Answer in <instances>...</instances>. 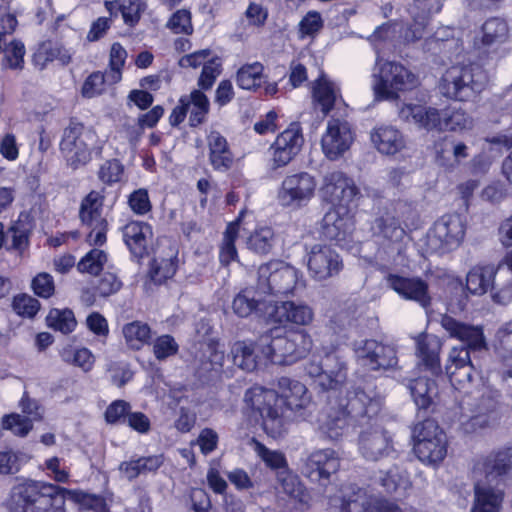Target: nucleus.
Listing matches in <instances>:
<instances>
[{
    "label": "nucleus",
    "instance_id": "obj_22",
    "mask_svg": "<svg viewBox=\"0 0 512 512\" xmlns=\"http://www.w3.org/2000/svg\"><path fill=\"white\" fill-rule=\"evenodd\" d=\"M354 222L350 208H332L322 219L321 231L325 238L342 244L352 234Z\"/></svg>",
    "mask_w": 512,
    "mask_h": 512
},
{
    "label": "nucleus",
    "instance_id": "obj_40",
    "mask_svg": "<svg viewBox=\"0 0 512 512\" xmlns=\"http://www.w3.org/2000/svg\"><path fill=\"white\" fill-rule=\"evenodd\" d=\"M411 395L417 407L426 409L438 394V389L433 380L420 377L410 384Z\"/></svg>",
    "mask_w": 512,
    "mask_h": 512
},
{
    "label": "nucleus",
    "instance_id": "obj_43",
    "mask_svg": "<svg viewBox=\"0 0 512 512\" xmlns=\"http://www.w3.org/2000/svg\"><path fill=\"white\" fill-rule=\"evenodd\" d=\"M264 67L260 62L241 66L236 73V83L244 90H254L260 87L263 79Z\"/></svg>",
    "mask_w": 512,
    "mask_h": 512
},
{
    "label": "nucleus",
    "instance_id": "obj_42",
    "mask_svg": "<svg viewBox=\"0 0 512 512\" xmlns=\"http://www.w3.org/2000/svg\"><path fill=\"white\" fill-rule=\"evenodd\" d=\"M508 34V25L503 19L490 18L482 25V43L486 46L504 43Z\"/></svg>",
    "mask_w": 512,
    "mask_h": 512
},
{
    "label": "nucleus",
    "instance_id": "obj_5",
    "mask_svg": "<svg viewBox=\"0 0 512 512\" xmlns=\"http://www.w3.org/2000/svg\"><path fill=\"white\" fill-rule=\"evenodd\" d=\"M274 328L260 336V346L267 348L269 359L274 364H291L305 357L312 348V339L304 330L282 334Z\"/></svg>",
    "mask_w": 512,
    "mask_h": 512
},
{
    "label": "nucleus",
    "instance_id": "obj_51",
    "mask_svg": "<svg viewBox=\"0 0 512 512\" xmlns=\"http://www.w3.org/2000/svg\"><path fill=\"white\" fill-rule=\"evenodd\" d=\"M61 357L64 362L73 364L84 372L92 370L95 363V356L88 348L85 347L78 349L65 348L61 352Z\"/></svg>",
    "mask_w": 512,
    "mask_h": 512
},
{
    "label": "nucleus",
    "instance_id": "obj_15",
    "mask_svg": "<svg viewBox=\"0 0 512 512\" xmlns=\"http://www.w3.org/2000/svg\"><path fill=\"white\" fill-rule=\"evenodd\" d=\"M321 193L333 208H350L359 194V189L345 173L332 171L323 177Z\"/></svg>",
    "mask_w": 512,
    "mask_h": 512
},
{
    "label": "nucleus",
    "instance_id": "obj_25",
    "mask_svg": "<svg viewBox=\"0 0 512 512\" xmlns=\"http://www.w3.org/2000/svg\"><path fill=\"white\" fill-rule=\"evenodd\" d=\"M498 270L494 266H475L466 276V289L473 295H483L489 290L495 302L500 303L497 294H502L501 288L497 287Z\"/></svg>",
    "mask_w": 512,
    "mask_h": 512
},
{
    "label": "nucleus",
    "instance_id": "obj_50",
    "mask_svg": "<svg viewBox=\"0 0 512 512\" xmlns=\"http://www.w3.org/2000/svg\"><path fill=\"white\" fill-rule=\"evenodd\" d=\"M274 245V232L270 227H259L247 238V246L257 254H268Z\"/></svg>",
    "mask_w": 512,
    "mask_h": 512
},
{
    "label": "nucleus",
    "instance_id": "obj_41",
    "mask_svg": "<svg viewBox=\"0 0 512 512\" xmlns=\"http://www.w3.org/2000/svg\"><path fill=\"white\" fill-rule=\"evenodd\" d=\"M183 97L188 100L190 125L196 127L203 123L210 106L207 96L200 90H193L189 95Z\"/></svg>",
    "mask_w": 512,
    "mask_h": 512
},
{
    "label": "nucleus",
    "instance_id": "obj_18",
    "mask_svg": "<svg viewBox=\"0 0 512 512\" xmlns=\"http://www.w3.org/2000/svg\"><path fill=\"white\" fill-rule=\"evenodd\" d=\"M360 365L372 371L394 367L398 360L393 346L376 340H365L355 349Z\"/></svg>",
    "mask_w": 512,
    "mask_h": 512
},
{
    "label": "nucleus",
    "instance_id": "obj_6",
    "mask_svg": "<svg viewBox=\"0 0 512 512\" xmlns=\"http://www.w3.org/2000/svg\"><path fill=\"white\" fill-rule=\"evenodd\" d=\"M486 75L475 65H454L443 74L439 90L447 98L466 101L481 92Z\"/></svg>",
    "mask_w": 512,
    "mask_h": 512
},
{
    "label": "nucleus",
    "instance_id": "obj_58",
    "mask_svg": "<svg viewBox=\"0 0 512 512\" xmlns=\"http://www.w3.org/2000/svg\"><path fill=\"white\" fill-rule=\"evenodd\" d=\"M473 119L461 109H453L443 114V129L461 131L471 129Z\"/></svg>",
    "mask_w": 512,
    "mask_h": 512
},
{
    "label": "nucleus",
    "instance_id": "obj_34",
    "mask_svg": "<svg viewBox=\"0 0 512 512\" xmlns=\"http://www.w3.org/2000/svg\"><path fill=\"white\" fill-rule=\"evenodd\" d=\"M376 149L386 155H393L401 151L405 146L402 133L392 126L375 128L370 135Z\"/></svg>",
    "mask_w": 512,
    "mask_h": 512
},
{
    "label": "nucleus",
    "instance_id": "obj_12",
    "mask_svg": "<svg viewBox=\"0 0 512 512\" xmlns=\"http://www.w3.org/2000/svg\"><path fill=\"white\" fill-rule=\"evenodd\" d=\"M304 259L309 276L317 282L337 277L344 268L342 257L327 244L306 247Z\"/></svg>",
    "mask_w": 512,
    "mask_h": 512
},
{
    "label": "nucleus",
    "instance_id": "obj_7",
    "mask_svg": "<svg viewBox=\"0 0 512 512\" xmlns=\"http://www.w3.org/2000/svg\"><path fill=\"white\" fill-rule=\"evenodd\" d=\"M466 228L465 219L457 213L441 216L426 234L427 251L445 255L456 250L465 238Z\"/></svg>",
    "mask_w": 512,
    "mask_h": 512
},
{
    "label": "nucleus",
    "instance_id": "obj_52",
    "mask_svg": "<svg viewBox=\"0 0 512 512\" xmlns=\"http://www.w3.org/2000/svg\"><path fill=\"white\" fill-rule=\"evenodd\" d=\"M48 326L63 334L71 333L76 325L74 313L69 309H52L47 316Z\"/></svg>",
    "mask_w": 512,
    "mask_h": 512
},
{
    "label": "nucleus",
    "instance_id": "obj_55",
    "mask_svg": "<svg viewBox=\"0 0 512 512\" xmlns=\"http://www.w3.org/2000/svg\"><path fill=\"white\" fill-rule=\"evenodd\" d=\"M42 471L56 483H67L70 479V469L65 461L57 456L46 459L41 465Z\"/></svg>",
    "mask_w": 512,
    "mask_h": 512
},
{
    "label": "nucleus",
    "instance_id": "obj_56",
    "mask_svg": "<svg viewBox=\"0 0 512 512\" xmlns=\"http://www.w3.org/2000/svg\"><path fill=\"white\" fill-rule=\"evenodd\" d=\"M373 229L391 241H398L402 239L405 233L404 229L400 226L399 221L393 216L380 217L376 219Z\"/></svg>",
    "mask_w": 512,
    "mask_h": 512
},
{
    "label": "nucleus",
    "instance_id": "obj_3",
    "mask_svg": "<svg viewBox=\"0 0 512 512\" xmlns=\"http://www.w3.org/2000/svg\"><path fill=\"white\" fill-rule=\"evenodd\" d=\"M381 405V398L372 387L356 386L347 391L346 398L339 403L330 396L317 416L316 425L323 436L338 440L350 420L364 417L372 419L380 412Z\"/></svg>",
    "mask_w": 512,
    "mask_h": 512
},
{
    "label": "nucleus",
    "instance_id": "obj_8",
    "mask_svg": "<svg viewBox=\"0 0 512 512\" xmlns=\"http://www.w3.org/2000/svg\"><path fill=\"white\" fill-rule=\"evenodd\" d=\"M376 64L379 73L374 74L373 91L378 100H395L401 91L411 90L417 86V77L403 64L395 61L380 63L377 56Z\"/></svg>",
    "mask_w": 512,
    "mask_h": 512
},
{
    "label": "nucleus",
    "instance_id": "obj_28",
    "mask_svg": "<svg viewBox=\"0 0 512 512\" xmlns=\"http://www.w3.org/2000/svg\"><path fill=\"white\" fill-rule=\"evenodd\" d=\"M399 116L407 122H412L427 130H443V115L433 107L422 105H405L399 111Z\"/></svg>",
    "mask_w": 512,
    "mask_h": 512
},
{
    "label": "nucleus",
    "instance_id": "obj_20",
    "mask_svg": "<svg viewBox=\"0 0 512 512\" xmlns=\"http://www.w3.org/2000/svg\"><path fill=\"white\" fill-rule=\"evenodd\" d=\"M440 324L450 338L464 343L463 346H468L473 351L487 348L486 338L481 326L460 321L447 314L442 315Z\"/></svg>",
    "mask_w": 512,
    "mask_h": 512
},
{
    "label": "nucleus",
    "instance_id": "obj_36",
    "mask_svg": "<svg viewBox=\"0 0 512 512\" xmlns=\"http://www.w3.org/2000/svg\"><path fill=\"white\" fill-rule=\"evenodd\" d=\"M414 451L418 459L424 464H436L444 460L447 454V438L440 434V438L427 440L423 443H414Z\"/></svg>",
    "mask_w": 512,
    "mask_h": 512
},
{
    "label": "nucleus",
    "instance_id": "obj_62",
    "mask_svg": "<svg viewBox=\"0 0 512 512\" xmlns=\"http://www.w3.org/2000/svg\"><path fill=\"white\" fill-rule=\"evenodd\" d=\"M146 8L147 0H125L119 6L125 24L130 26H134L139 22Z\"/></svg>",
    "mask_w": 512,
    "mask_h": 512
},
{
    "label": "nucleus",
    "instance_id": "obj_57",
    "mask_svg": "<svg viewBox=\"0 0 512 512\" xmlns=\"http://www.w3.org/2000/svg\"><path fill=\"white\" fill-rule=\"evenodd\" d=\"M152 350L155 358L158 361H163L176 355L179 351V345L173 336L164 334L155 338L152 343Z\"/></svg>",
    "mask_w": 512,
    "mask_h": 512
},
{
    "label": "nucleus",
    "instance_id": "obj_16",
    "mask_svg": "<svg viewBox=\"0 0 512 512\" xmlns=\"http://www.w3.org/2000/svg\"><path fill=\"white\" fill-rule=\"evenodd\" d=\"M304 137L298 124H291L281 132L270 146L271 166L276 170L287 166L300 152Z\"/></svg>",
    "mask_w": 512,
    "mask_h": 512
},
{
    "label": "nucleus",
    "instance_id": "obj_49",
    "mask_svg": "<svg viewBox=\"0 0 512 512\" xmlns=\"http://www.w3.org/2000/svg\"><path fill=\"white\" fill-rule=\"evenodd\" d=\"M72 59L71 52L51 42L43 43L35 54V61L44 65L46 62L58 60L61 64L67 65Z\"/></svg>",
    "mask_w": 512,
    "mask_h": 512
},
{
    "label": "nucleus",
    "instance_id": "obj_17",
    "mask_svg": "<svg viewBox=\"0 0 512 512\" xmlns=\"http://www.w3.org/2000/svg\"><path fill=\"white\" fill-rule=\"evenodd\" d=\"M354 141V135L347 121L330 119L321 138V148L330 160L341 157Z\"/></svg>",
    "mask_w": 512,
    "mask_h": 512
},
{
    "label": "nucleus",
    "instance_id": "obj_10",
    "mask_svg": "<svg viewBox=\"0 0 512 512\" xmlns=\"http://www.w3.org/2000/svg\"><path fill=\"white\" fill-rule=\"evenodd\" d=\"M97 135L81 123L71 122L63 131L60 151L73 169L86 165L91 160V147Z\"/></svg>",
    "mask_w": 512,
    "mask_h": 512
},
{
    "label": "nucleus",
    "instance_id": "obj_54",
    "mask_svg": "<svg viewBox=\"0 0 512 512\" xmlns=\"http://www.w3.org/2000/svg\"><path fill=\"white\" fill-rule=\"evenodd\" d=\"M108 257L105 251L100 249L90 250L77 264L81 273L98 274L107 263Z\"/></svg>",
    "mask_w": 512,
    "mask_h": 512
},
{
    "label": "nucleus",
    "instance_id": "obj_35",
    "mask_svg": "<svg viewBox=\"0 0 512 512\" xmlns=\"http://www.w3.org/2000/svg\"><path fill=\"white\" fill-rule=\"evenodd\" d=\"M163 463L162 454L139 457L120 463L119 472L124 478L132 481L141 475L156 473Z\"/></svg>",
    "mask_w": 512,
    "mask_h": 512
},
{
    "label": "nucleus",
    "instance_id": "obj_46",
    "mask_svg": "<svg viewBox=\"0 0 512 512\" xmlns=\"http://www.w3.org/2000/svg\"><path fill=\"white\" fill-rule=\"evenodd\" d=\"M497 287L501 288L502 294H497L501 304H507L512 300V251L508 253L497 267Z\"/></svg>",
    "mask_w": 512,
    "mask_h": 512
},
{
    "label": "nucleus",
    "instance_id": "obj_2",
    "mask_svg": "<svg viewBox=\"0 0 512 512\" xmlns=\"http://www.w3.org/2000/svg\"><path fill=\"white\" fill-rule=\"evenodd\" d=\"M278 391L256 386L244 395L246 406L259 414L264 431L272 438L282 437L288 431L290 417L285 413L283 404L286 410L299 413L311 403L308 389L297 380L281 377Z\"/></svg>",
    "mask_w": 512,
    "mask_h": 512
},
{
    "label": "nucleus",
    "instance_id": "obj_33",
    "mask_svg": "<svg viewBox=\"0 0 512 512\" xmlns=\"http://www.w3.org/2000/svg\"><path fill=\"white\" fill-rule=\"evenodd\" d=\"M496 353L500 359V376L503 380L512 378V320L504 323L496 333Z\"/></svg>",
    "mask_w": 512,
    "mask_h": 512
},
{
    "label": "nucleus",
    "instance_id": "obj_1",
    "mask_svg": "<svg viewBox=\"0 0 512 512\" xmlns=\"http://www.w3.org/2000/svg\"><path fill=\"white\" fill-rule=\"evenodd\" d=\"M66 498L79 504L83 510L111 512L112 499L31 479L24 480L11 488L7 508L10 512H67Z\"/></svg>",
    "mask_w": 512,
    "mask_h": 512
},
{
    "label": "nucleus",
    "instance_id": "obj_32",
    "mask_svg": "<svg viewBox=\"0 0 512 512\" xmlns=\"http://www.w3.org/2000/svg\"><path fill=\"white\" fill-rule=\"evenodd\" d=\"M152 236V228L145 222L132 221L123 229L124 242L137 257H142L146 253L148 241Z\"/></svg>",
    "mask_w": 512,
    "mask_h": 512
},
{
    "label": "nucleus",
    "instance_id": "obj_27",
    "mask_svg": "<svg viewBox=\"0 0 512 512\" xmlns=\"http://www.w3.org/2000/svg\"><path fill=\"white\" fill-rule=\"evenodd\" d=\"M416 355L424 368L433 375L441 372L440 351L441 340L433 334H420L415 338Z\"/></svg>",
    "mask_w": 512,
    "mask_h": 512
},
{
    "label": "nucleus",
    "instance_id": "obj_19",
    "mask_svg": "<svg viewBox=\"0 0 512 512\" xmlns=\"http://www.w3.org/2000/svg\"><path fill=\"white\" fill-rule=\"evenodd\" d=\"M440 324L450 338L464 343L463 346H468L473 351L487 348L486 338L481 326L460 321L447 314L442 315Z\"/></svg>",
    "mask_w": 512,
    "mask_h": 512
},
{
    "label": "nucleus",
    "instance_id": "obj_38",
    "mask_svg": "<svg viewBox=\"0 0 512 512\" xmlns=\"http://www.w3.org/2000/svg\"><path fill=\"white\" fill-rule=\"evenodd\" d=\"M373 499L366 490L350 486L342 496L341 512H368Z\"/></svg>",
    "mask_w": 512,
    "mask_h": 512
},
{
    "label": "nucleus",
    "instance_id": "obj_60",
    "mask_svg": "<svg viewBox=\"0 0 512 512\" xmlns=\"http://www.w3.org/2000/svg\"><path fill=\"white\" fill-rule=\"evenodd\" d=\"M124 174V166L117 159L106 160L98 170V178L107 185H112L121 181Z\"/></svg>",
    "mask_w": 512,
    "mask_h": 512
},
{
    "label": "nucleus",
    "instance_id": "obj_47",
    "mask_svg": "<svg viewBox=\"0 0 512 512\" xmlns=\"http://www.w3.org/2000/svg\"><path fill=\"white\" fill-rule=\"evenodd\" d=\"M103 197L99 192L91 191L82 201L79 216L83 225L104 220L102 217Z\"/></svg>",
    "mask_w": 512,
    "mask_h": 512
},
{
    "label": "nucleus",
    "instance_id": "obj_4",
    "mask_svg": "<svg viewBox=\"0 0 512 512\" xmlns=\"http://www.w3.org/2000/svg\"><path fill=\"white\" fill-rule=\"evenodd\" d=\"M511 467L508 451H499L479 459L473 469L474 502L471 512H499L504 492L499 484Z\"/></svg>",
    "mask_w": 512,
    "mask_h": 512
},
{
    "label": "nucleus",
    "instance_id": "obj_9",
    "mask_svg": "<svg viewBox=\"0 0 512 512\" xmlns=\"http://www.w3.org/2000/svg\"><path fill=\"white\" fill-rule=\"evenodd\" d=\"M256 292L266 297L292 293L298 283L299 271L281 261H271L258 268Z\"/></svg>",
    "mask_w": 512,
    "mask_h": 512
},
{
    "label": "nucleus",
    "instance_id": "obj_45",
    "mask_svg": "<svg viewBox=\"0 0 512 512\" xmlns=\"http://www.w3.org/2000/svg\"><path fill=\"white\" fill-rule=\"evenodd\" d=\"M378 480L388 493L406 491L411 486L407 472L398 466H393L386 472H380Z\"/></svg>",
    "mask_w": 512,
    "mask_h": 512
},
{
    "label": "nucleus",
    "instance_id": "obj_21",
    "mask_svg": "<svg viewBox=\"0 0 512 512\" xmlns=\"http://www.w3.org/2000/svg\"><path fill=\"white\" fill-rule=\"evenodd\" d=\"M340 458L331 448L317 449L308 454L304 461L303 473L312 481L329 480L338 471Z\"/></svg>",
    "mask_w": 512,
    "mask_h": 512
},
{
    "label": "nucleus",
    "instance_id": "obj_44",
    "mask_svg": "<svg viewBox=\"0 0 512 512\" xmlns=\"http://www.w3.org/2000/svg\"><path fill=\"white\" fill-rule=\"evenodd\" d=\"M239 234V219L227 225L222 243L220 246L219 260L223 265H229L232 261L237 260L238 253L235 247V241Z\"/></svg>",
    "mask_w": 512,
    "mask_h": 512
},
{
    "label": "nucleus",
    "instance_id": "obj_26",
    "mask_svg": "<svg viewBox=\"0 0 512 512\" xmlns=\"http://www.w3.org/2000/svg\"><path fill=\"white\" fill-rule=\"evenodd\" d=\"M471 350L468 346H455L450 350L445 369L452 385L471 381L474 370Z\"/></svg>",
    "mask_w": 512,
    "mask_h": 512
},
{
    "label": "nucleus",
    "instance_id": "obj_14",
    "mask_svg": "<svg viewBox=\"0 0 512 512\" xmlns=\"http://www.w3.org/2000/svg\"><path fill=\"white\" fill-rule=\"evenodd\" d=\"M358 451L368 461L389 457L395 452L392 435L384 427L374 423L360 432Z\"/></svg>",
    "mask_w": 512,
    "mask_h": 512
},
{
    "label": "nucleus",
    "instance_id": "obj_30",
    "mask_svg": "<svg viewBox=\"0 0 512 512\" xmlns=\"http://www.w3.org/2000/svg\"><path fill=\"white\" fill-rule=\"evenodd\" d=\"M274 312L281 323L307 326L314 319L313 309L304 302L284 301L275 306Z\"/></svg>",
    "mask_w": 512,
    "mask_h": 512
},
{
    "label": "nucleus",
    "instance_id": "obj_53",
    "mask_svg": "<svg viewBox=\"0 0 512 512\" xmlns=\"http://www.w3.org/2000/svg\"><path fill=\"white\" fill-rule=\"evenodd\" d=\"M254 451L267 467L273 470H287V460L281 451L271 450L258 441H254Z\"/></svg>",
    "mask_w": 512,
    "mask_h": 512
},
{
    "label": "nucleus",
    "instance_id": "obj_29",
    "mask_svg": "<svg viewBox=\"0 0 512 512\" xmlns=\"http://www.w3.org/2000/svg\"><path fill=\"white\" fill-rule=\"evenodd\" d=\"M209 162L214 170L226 172L234 164L232 153L226 138L218 131H211L207 136Z\"/></svg>",
    "mask_w": 512,
    "mask_h": 512
},
{
    "label": "nucleus",
    "instance_id": "obj_63",
    "mask_svg": "<svg viewBox=\"0 0 512 512\" xmlns=\"http://www.w3.org/2000/svg\"><path fill=\"white\" fill-rule=\"evenodd\" d=\"M440 434H445L433 419H426L415 425L413 429V437L415 443H423L424 438L427 440H435L440 438Z\"/></svg>",
    "mask_w": 512,
    "mask_h": 512
},
{
    "label": "nucleus",
    "instance_id": "obj_24",
    "mask_svg": "<svg viewBox=\"0 0 512 512\" xmlns=\"http://www.w3.org/2000/svg\"><path fill=\"white\" fill-rule=\"evenodd\" d=\"M386 283L404 299L415 301L423 307L430 305L431 297L428 292V285L422 279L389 274L386 277Z\"/></svg>",
    "mask_w": 512,
    "mask_h": 512
},
{
    "label": "nucleus",
    "instance_id": "obj_37",
    "mask_svg": "<svg viewBox=\"0 0 512 512\" xmlns=\"http://www.w3.org/2000/svg\"><path fill=\"white\" fill-rule=\"evenodd\" d=\"M266 302L271 303L265 296L259 295L254 288L242 290L233 300L232 308L240 317H247L254 311H262Z\"/></svg>",
    "mask_w": 512,
    "mask_h": 512
},
{
    "label": "nucleus",
    "instance_id": "obj_59",
    "mask_svg": "<svg viewBox=\"0 0 512 512\" xmlns=\"http://www.w3.org/2000/svg\"><path fill=\"white\" fill-rule=\"evenodd\" d=\"M221 72V59L217 56L211 57L208 62H205L202 68V72L198 78V86L203 90L211 89Z\"/></svg>",
    "mask_w": 512,
    "mask_h": 512
},
{
    "label": "nucleus",
    "instance_id": "obj_31",
    "mask_svg": "<svg viewBox=\"0 0 512 512\" xmlns=\"http://www.w3.org/2000/svg\"><path fill=\"white\" fill-rule=\"evenodd\" d=\"M314 104L327 115L339 102L342 101L339 87L325 75H321L312 87Z\"/></svg>",
    "mask_w": 512,
    "mask_h": 512
},
{
    "label": "nucleus",
    "instance_id": "obj_64",
    "mask_svg": "<svg viewBox=\"0 0 512 512\" xmlns=\"http://www.w3.org/2000/svg\"><path fill=\"white\" fill-rule=\"evenodd\" d=\"M167 27L175 34H192L191 13L185 9L177 10L167 22Z\"/></svg>",
    "mask_w": 512,
    "mask_h": 512
},
{
    "label": "nucleus",
    "instance_id": "obj_48",
    "mask_svg": "<svg viewBox=\"0 0 512 512\" xmlns=\"http://www.w3.org/2000/svg\"><path fill=\"white\" fill-rule=\"evenodd\" d=\"M277 479L281 485L282 491L289 497L301 503L307 501L308 495L297 475L293 474L288 469L281 470L277 474Z\"/></svg>",
    "mask_w": 512,
    "mask_h": 512
},
{
    "label": "nucleus",
    "instance_id": "obj_13",
    "mask_svg": "<svg viewBox=\"0 0 512 512\" xmlns=\"http://www.w3.org/2000/svg\"><path fill=\"white\" fill-rule=\"evenodd\" d=\"M316 187V178L308 172L287 175L278 190V202L283 207L301 208L314 197Z\"/></svg>",
    "mask_w": 512,
    "mask_h": 512
},
{
    "label": "nucleus",
    "instance_id": "obj_39",
    "mask_svg": "<svg viewBox=\"0 0 512 512\" xmlns=\"http://www.w3.org/2000/svg\"><path fill=\"white\" fill-rule=\"evenodd\" d=\"M122 333L127 346L133 350H140L151 340V328L147 323L133 321L123 326Z\"/></svg>",
    "mask_w": 512,
    "mask_h": 512
},
{
    "label": "nucleus",
    "instance_id": "obj_23",
    "mask_svg": "<svg viewBox=\"0 0 512 512\" xmlns=\"http://www.w3.org/2000/svg\"><path fill=\"white\" fill-rule=\"evenodd\" d=\"M233 363L247 372H252L270 362L267 348L260 346V338L255 343L238 341L231 348Z\"/></svg>",
    "mask_w": 512,
    "mask_h": 512
},
{
    "label": "nucleus",
    "instance_id": "obj_11",
    "mask_svg": "<svg viewBox=\"0 0 512 512\" xmlns=\"http://www.w3.org/2000/svg\"><path fill=\"white\" fill-rule=\"evenodd\" d=\"M304 369L323 391H341L347 380L346 363L337 352L327 353L322 360L313 356Z\"/></svg>",
    "mask_w": 512,
    "mask_h": 512
},
{
    "label": "nucleus",
    "instance_id": "obj_61",
    "mask_svg": "<svg viewBox=\"0 0 512 512\" xmlns=\"http://www.w3.org/2000/svg\"><path fill=\"white\" fill-rule=\"evenodd\" d=\"M2 427L16 436L24 437L30 432L33 425L30 418L13 413L2 418Z\"/></svg>",
    "mask_w": 512,
    "mask_h": 512
}]
</instances>
